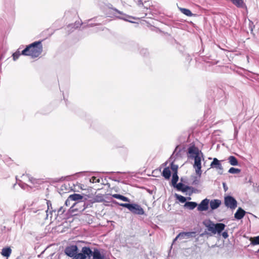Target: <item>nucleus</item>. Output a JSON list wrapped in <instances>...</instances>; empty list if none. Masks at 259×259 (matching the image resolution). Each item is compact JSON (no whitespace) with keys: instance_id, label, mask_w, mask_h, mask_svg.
I'll list each match as a JSON object with an SVG mask.
<instances>
[{"instance_id":"30","label":"nucleus","mask_w":259,"mask_h":259,"mask_svg":"<svg viewBox=\"0 0 259 259\" xmlns=\"http://www.w3.org/2000/svg\"><path fill=\"white\" fill-rule=\"evenodd\" d=\"M112 202L116 204H117L119 206H122L123 207H125L127 208L129 210V208H130V206L131 205L132 203H119L117 202L115 200H113Z\"/></svg>"},{"instance_id":"37","label":"nucleus","mask_w":259,"mask_h":259,"mask_svg":"<svg viewBox=\"0 0 259 259\" xmlns=\"http://www.w3.org/2000/svg\"><path fill=\"white\" fill-rule=\"evenodd\" d=\"M29 181L33 184H38V180L32 177H28Z\"/></svg>"},{"instance_id":"10","label":"nucleus","mask_w":259,"mask_h":259,"mask_svg":"<svg viewBox=\"0 0 259 259\" xmlns=\"http://www.w3.org/2000/svg\"><path fill=\"white\" fill-rule=\"evenodd\" d=\"M129 210L133 213L138 215H143L145 213L142 207L136 203H132Z\"/></svg>"},{"instance_id":"49","label":"nucleus","mask_w":259,"mask_h":259,"mask_svg":"<svg viewBox=\"0 0 259 259\" xmlns=\"http://www.w3.org/2000/svg\"><path fill=\"white\" fill-rule=\"evenodd\" d=\"M115 10L119 14H122L121 12L119 11L118 10H117V9H115Z\"/></svg>"},{"instance_id":"22","label":"nucleus","mask_w":259,"mask_h":259,"mask_svg":"<svg viewBox=\"0 0 259 259\" xmlns=\"http://www.w3.org/2000/svg\"><path fill=\"white\" fill-rule=\"evenodd\" d=\"M113 198L121 200L125 202H130V200L126 197L118 194H114L112 195Z\"/></svg>"},{"instance_id":"14","label":"nucleus","mask_w":259,"mask_h":259,"mask_svg":"<svg viewBox=\"0 0 259 259\" xmlns=\"http://www.w3.org/2000/svg\"><path fill=\"white\" fill-rule=\"evenodd\" d=\"M209 200L205 198L201 201L197 206V210L199 211H206L208 209Z\"/></svg>"},{"instance_id":"5","label":"nucleus","mask_w":259,"mask_h":259,"mask_svg":"<svg viewBox=\"0 0 259 259\" xmlns=\"http://www.w3.org/2000/svg\"><path fill=\"white\" fill-rule=\"evenodd\" d=\"M224 203L226 207L232 210L235 209L237 206V201L232 196H227L224 198Z\"/></svg>"},{"instance_id":"48","label":"nucleus","mask_w":259,"mask_h":259,"mask_svg":"<svg viewBox=\"0 0 259 259\" xmlns=\"http://www.w3.org/2000/svg\"><path fill=\"white\" fill-rule=\"evenodd\" d=\"M124 16H125V17L133 18L134 19H135V17H132V16H128V15H124Z\"/></svg>"},{"instance_id":"7","label":"nucleus","mask_w":259,"mask_h":259,"mask_svg":"<svg viewBox=\"0 0 259 259\" xmlns=\"http://www.w3.org/2000/svg\"><path fill=\"white\" fill-rule=\"evenodd\" d=\"M185 152L186 151L184 147L181 148L179 147V146H177L172 154L171 155L169 159H173V161H175L177 158H182L184 155Z\"/></svg>"},{"instance_id":"39","label":"nucleus","mask_w":259,"mask_h":259,"mask_svg":"<svg viewBox=\"0 0 259 259\" xmlns=\"http://www.w3.org/2000/svg\"><path fill=\"white\" fill-rule=\"evenodd\" d=\"M65 212V209L63 208L62 206L60 207V208L58 210V215H61Z\"/></svg>"},{"instance_id":"45","label":"nucleus","mask_w":259,"mask_h":259,"mask_svg":"<svg viewBox=\"0 0 259 259\" xmlns=\"http://www.w3.org/2000/svg\"><path fill=\"white\" fill-rule=\"evenodd\" d=\"M205 234H208V233L206 232V231H205L204 232L201 233L200 234V237H202Z\"/></svg>"},{"instance_id":"4","label":"nucleus","mask_w":259,"mask_h":259,"mask_svg":"<svg viewBox=\"0 0 259 259\" xmlns=\"http://www.w3.org/2000/svg\"><path fill=\"white\" fill-rule=\"evenodd\" d=\"M187 153L188 154V157L191 159L195 158L196 156H199L201 155L202 157H203V154L201 151L194 145L189 147Z\"/></svg>"},{"instance_id":"20","label":"nucleus","mask_w":259,"mask_h":259,"mask_svg":"<svg viewBox=\"0 0 259 259\" xmlns=\"http://www.w3.org/2000/svg\"><path fill=\"white\" fill-rule=\"evenodd\" d=\"M198 205L197 203L193 201L186 202L184 205V207L189 208L190 210L194 209Z\"/></svg>"},{"instance_id":"34","label":"nucleus","mask_w":259,"mask_h":259,"mask_svg":"<svg viewBox=\"0 0 259 259\" xmlns=\"http://www.w3.org/2000/svg\"><path fill=\"white\" fill-rule=\"evenodd\" d=\"M47 206H48V209L47 210H45V212L46 213V218H48V211L50 209V208H51V209L52 208V203H51V202L50 201V200H47Z\"/></svg>"},{"instance_id":"38","label":"nucleus","mask_w":259,"mask_h":259,"mask_svg":"<svg viewBox=\"0 0 259 259\" xmlns=\"http://www.w3.org/2000/svg\"><path fill=\"white\" fill-rule=\"evenodd\" d=\"M199 180L197 178V177H194V179L193 180V182L192 183V185H197L199 184Z\"/></svg>"},{"instance_id":"29","label":"nucleus","mask_w":259,"mask_h":259,"mask_svg":"<svg viewBox=\"0 0 259 259\" xmlns=\"http://www.w3.org/2000/svg\"><path fill=\"white\" fill-rule=\"evenodd\" d=\"M112 202L116 204H117L119 206H122L123 207H125L127 208L129 210V208H130V206L131 205L132 203H119L117 202L115 200H113Z\"/></svg>"},{"instance_id":"26","label":"nucleus","mask_w":259,"mask_h":259,"mask_svg":"<svg viewBox=\"0 0 259 259\" xmlns=\"http://www.w3.org/2000/svg\"><path fill=\"white\" fill-rule=\"evenodd\" d=\"M178 180L179 177L178 176V174H177V172H174L171 180V183L173 186H175L177 184Z\"/></svg>"},{"instance_id":"24","label":"nucleus","mask_w":259,"mask_h":259,"mask_svg":"<svg viewBox=\"0 0 259 259\" xmlns=\"http://www.w3.org/2000/svg\"><path fill=\"white\" fill-rule=\"evenodd\" d=\"M69 197L72 201L81 200L83 198V196L82 195L76 193L70 195Z\"/></svg>"},{"instance_id":"16","label":"nucleus","mask_w":259,"mask_h":259,"mask_svg":"<svg viewBox=\"0 0 259 259\" xmlns=\"http://www.w3.org/2000/svg\"><path fill=\"white\" fill-rule=\"evenodd\" d=\"M246 214V211L241 207H239L234 214V218L237 220L242 219Z\"/></svg>"},{"instance_id":"12","label":"nucleus","mask_w":259,"mask_h":259,"mask_svg":"<svg viewBox=\"0 0 259 259\" xmlns=\"http://www.w3.org/2000/svg\"><path fill=\"white\" fill-rule=\"evenodd\" d=\"M195 234L196 233L195 232H181L177 236L174 241H176L178 239H188L191 237H195Z\"/></svg>"},{"instance_id":"6","label":"nucleus","mask_w":259,"mask_h":259,"mask_svg":"<svg viewBox=\"0 0 259 259\" xmlns=\"http://www.w3.org/2000/svg\"><path fill=\"white\" fill-rule=\"evenodd\" d=\"M64 252L67 256L75 259L78 254V247L76 245H70L65 248Z\"/></svg>"},{"instance_id":"53","label":"nucleus","mask_w":259,"mask_h":259,"mask_svg":"<svg viewBox=\"0 0 259 259\" xmlns=\"http://www.w3.org/2000/svg\"><path fill=\"white\" fill-rule=\"evenodd\" d=\"M115 181L119 182V181H117L116 180H114Z\"/></svg>"},{"instance_id":"21","label":"nucleus","mask_w":259,"mask_h":259,"mask_svg":"<svg viewBox=\"0 0 259 259\" xmlns=\"http://www.w3.org/2000/svg\"><path fill=\"white\" fill-rule=\"evenodd\" d=\"M162 175L165 179H169L170 178L171 172L169 167H167L164 168Z\"/></svg>"},{"instance_id":"35","label":"nucleus","mask_w":259,"mask_h":259,"mask_svg":"<svg viewBox=\"0 0 259 259\" xmlns=\"http://www.w3.org/2000/svg\"><path fill=\"white\" fill-rule=\"evenodd\" d=\"M21 54L19 51H17L13 54V58L14 61L18 59Z\"/></svg>"},{"instance_id":"42","label":"nucleus","mask_w":259,"mask_h":259,"mask_svg":"<svg viewBox=\"0 0 259 259\" xmlns=\"http://www.w3.org/2000/svg\"><path fill=\"white\" fill-rule=\"evenodd\" d=\"M222 235L223 236V237L224 238V239H226L228 237V232L227 231H225V232H223L222 233Z\"/></svg>"},{"instance_id":"15","label":"nucleus","mask_w":259,"mask_h":259,"mask_svg":"<svg viewBox=\"0 0 259 259\" xmlns=\"http://www.w3.org/2000/svg\"><path fill=\"white\" fill-rule=\"evenodd\" d=\"M24 218V212L22 210H19L14 214V222L22 224Z\"/></svg>"},{"instance_id":"13","label":"nucleus","mask_w":259,"mask_h":259,"mask_svg":"<svg viewBox=\"0 0 259 259\" xmlns=\"http://www.w3.org/2000/svg\"><path fill=\"white\" fill-rule=\"evenodd\" d=\"M174 187H176L178 190L181 191L183 192H186L189 190H191L192 193L195 192V190L194 188L189 186H185L182 183L177 184Z\"/></svg>"},{"instance_id":"52","label":"nucleus","mask_w":259,"mask_h":259,"mask_svg":"<svg viewBox=\"0 0 259 259\" xmlns=\"http://www.w3.org/2000/svg\"><path fill=\"white\" fill-rule=\"evenodd\" d=\"M53 211H54V210H50V213H52V212Z\"/></svg>"},{"instance_id":"19","label":"nucleus","mask_w":259,"mask_h":259,"mask_svg":"<svg viewBox=\"0 0 259 259\" xmlns=\"http://www.w3.org/2000/svg\"><path fill=\"white\" fill-rule=\"evenodd\" d=\"M12 249L10 247H4L2 249L1 254L3 256L8 257L10 256Z\"/></svg>"},{"instance_id":"41","label":"nucleus","mask_w":259,"mask_h":259,"mask_svg":"<svg viewBox=\"0 0 259 259\" xmlns=\"http://www.w3.org/2000/svg\"><path fill=\"white\" fill-rule=\"evenodd\" d=\"M71 200L70 199V197H68V198L67 199V200L65 201V204L66 205V206H69L70 205V202H71Z\"/></svg>"},{"instance_id":"27","label":"nucleus","mask_w":259,"mask_h":259,"mask_svg":"<svg viewBox=\"0 0 259 259\" xmlns=\"http://www.w3.org/2000/svg\"><path fill=\"white\" fill-rule=\"evenodd\" d=\"M94 199L96 202H102L105 201L104 196L101 194H98V195H96L95 196Z\"/></svg>"},{"instance_id":"33","label":"nucleus","mask_w":259,"mask_h":259,"mask_svg":"<svg viewBox=\"0 0 259 259\" xmlns=\"http://www.w3.org/2000/svg\"><path fill=\"white\" fill-rule=\"evenodd\" d=\"M251 239H252L251 242V245H255L259 244V235Z\"/></svg>"},{"instance_id":"32","label":"nucleus","mask_w":259,"mask_h":259,"mask_svg":"<svg viewBox=\"0 0 259 259\" xmlns=\"http://www.w3.org/2000/svg\"><path fill=\"white\" fill-rule=\"evenodd\" d=\"M241 171V169L233 167H231L228 172L230 174H238Z\"/></svg>"},{"instance_id":"23","label":"nucleus","mask_w":259,"mask_h":259,"mask_svg":"<svg viewBox=\"0 0 259 259\" xmlns=\"http://www.w3.org/2000/svg\"><path fill=\"white\" fill-rule=\"evenodd\" d=\"M228 160L230 164L233 166H236L238 165V161L234 156H230L228 157Z\"/></svg>"},{"instance_id":"50","label":"nucleus","mask_w":259,"mask_h":259,"mask_svg":"<svg viewBox=\"0 0 259 259\" xmlns=\"http://www.w3.org/2000/svg\"><path fill=\"white\" fill-rule=\"evenodd\" d=\"M108 195H109V194H107L106 195V196L105 197V198H108L107 196H108Z\"/></svg>"},{"instance_id":"40","label":"nucleus","mask_w":259,"mask_h":259,"mask_svg":"<svg viewBox=\"0 0 259 259\" xmlns=\"http://www.w3.org/2000/svg\"><path fill=\"white\" fill-rule=\"evenodd\" d=\"M44 210V209H43V208H41L40 209H36L34 208H32L31 209V212H33V213H36L38 211H43Z\"/></svg>"},{"instance_id":"8","label":"nucleus","mask_w":259,"mask_h":259,"mask_svg":"<svg viewBox=\"0 0 259 259\" xmlns=\"http://www.w3.org/2000/svg\"><path fill=\"white\" fill-rule=\"evenodd\" d=\"M86 208L87 206H85V203L83 201H78L77 202H74L70 208L71 209L72 212H82Z\"/></svg>"},{"instance_id":"51","label":"nucleus","mask_w":259,"mask_h":259,"mask_svg":"<svg viewBox=\"0 0 259 259\" xmlns=\"http://www.w3.org/2000/svg\"><path fill=\"white\" fill-rule=\"evenodd\" d=\"M139 3L141 4H142V1L141 0H139Z\"/></svg>"},{"instance_id":"17","label":"nucleus","mask_w":259,"mask_h":259,"mask_svg":"<svg viewBox=\"0 0 259 259\" xmlns=\"http://www.w3.org/2000/svg\"><path fill=\"white\" fill-rule=\"evenodd\" d=\"M210 207L212 210L218 208L221 204V201L219 199L211 200L209 202Z\"/></svg>"},{"instance_id":"1","label":"nucleus","mask_w":259,"mask_h":259,"mask_svg":"<svg viewBox=\"0 0 259 259\" xmlns=\"http://www.w3.org/2000/svg\"><path fill=\"white\" fill-rule=\"evenodd\" d=\"M42 51L41 41H35L28 46L22 51V55L30 56L32 58L38 57Z\"/></svg>"},{"instance_id":"31","label":"nucleus","mask_w":259,"mask_h":259,"mask_svg":"<svg viewBox=\"0 0 259 259\" xmlns=\"http://www.w3.org/2000/svg\"><path fill=\"white\" fill-rule=\"evenodd\" d=\"M170 160L171 161L170 163V168L171 170L174 171V172H177V174H178V166L174 164V161H173V159Z\"/></svg>"},{"instance_id":"54","label":"nucleus","mask_w":259,"mask_h":259,"mask_svg":"<svg viewBox=\"0 0 259 259\" xmlns=\"http://www.w3.org/2000/svg\"><path fill=\"white\" fill-rule=\"evenodd\" d=\"M257 252H258V253H259V249H258V250H257Z\"/></svg>"},{"instance_id":"9","label":"nucleus","mask_w":259,"mask_h":259,"mask_svg":"<svg viewBox=\"0 0 259 259\" xmlns=\"http://www.w3.org/2000/svg\"><path fill=\"white\" fill-rule=\"evenodd\" d=\"M194 160V163L193 167L195 169V172L197 175L199 177L201 176V155L198 156H196L195 158H193Z\"/></svg>"},{"instance_id":"18","label":"nucleus","mask_w":259,"mask_h":259,"mask_svg":"<svg viewBox=\"0 0 259 259\" xmlns=\"http://www.w3.org/2000/svg\"><path fill=\"white\" fill-rule=\"evenodd\" d=\"M231 2L237 8H243L245 7V4L243 0H230Z\"/></svg>"},{"instance_id":"47","label":"nucleus","mask_w":259,"mask_h":259,"mask_svg":"<svg viewBox=\"0 0 259 259\" xmlns=\"http://www.w3.org/2000/svg\"><path fill=\"white\" fill-rule=\"evenodd\" d=\"M147 50L146 49H143L141 50V53H143L144 54H146V53H147Z\"/></svg>"},{"instance_id":"2","label":"nucleus","mask_w":259,"mask_h":259,"mask_svg":"<svg viewBox=\"0 0 259 259\" xmlns=\"http://www.w3.org/2000/svg\"><path fill=\"white\" fill-rule=\"evenodd\" d=\"M203 224L207 228L208 231L214 234H218L220 235L226 227V225L223 223L214 224L210 220L204 221Z\"/></svg>"},{"instance_id":"46","label":"nucleus","mask_w":259,"mask_h":259,"mask_svg":"<svg viewBox=\"0 0 259 259\" xmlns=\"http://www.w3.org/2000/svg\"><path fill=\"white\" fill-rule=\"evenodd\" d=\"M97 24V23H90L88 25V26H90V27H92L94 25H96Z\"/></svg>"},{"instance_id":"44","label":"nucleus","mask_w":259,"mask_h":259,"mask_svg":"<svg viewBox=\"0 0 259 259\" xmlns=\"http://www.w3.org/2000/svg\"><path fill=\"white\" fill-rule=\"evenodd\" d=\"M119 18L120 19L124 20L125 21L130 22L134 23V22H133V21H131L130 20L127 19L125 17H119Z\"/></svg>"},{"instance_id":"25","label":"nucleus","mask_w":259,"mask_h":259,"mask_svg":"<svg viewBox=\"0 0 259 259\" xmlns=\"http://www.w3.org/2000/svg\"><path fill=\"white\" fill-rule=\"evenodd\" d=\"M180 10L183 14H185L187 16L191 17L193 15L192 13L189 9L186 8H180Z\"/></svg>"},{"instance_id":"36","label":"nucleus","mask_w":259,"mask_h":259,"mask_svg":"<svg viewBox=\"0 0 259 259\" xmlns=\"http://www.w3.org/2000/svg\"><path fill=\"white\" fill-rule=\"evenodd\" d=\"M90 182H91V183H100V179H99V178H98L97 177H92L90 179Z\"/></svg>"},{"instance_id":"3","label":"nucleus","mask_w":259,"mask_h":259,"mask_svg":"<svg viewBox=\"0 0 259 259\" xmlns=\"http://www.w3.org/2000/svg\"><path fill=\"white\" fill-rule=\"evenodd\" d=\"M93 250L88 246H83L81 248L80 252L78 253L75 259L91 258L93 254Z\"/></svg>"},{"instance_id":"43","label":"nucleus","mask_w":259,"mask_h":259,"mask_svg":"<svg viewBox=\"0 0 259 259\" xmlns=\"http://www.w3.org/2000/svg\"><path fill=\"white\" fill-rule=\"evenodd\" d=\"M223 188L224 189L225 192H226L228 190V187L225 183H223Z\"/></svg>"},{"instance_id":"28","label":"nucleus","mask_w":259,"mask_h":259,"mask_svg":"<svg viewBox=\"0 0 259 259\" xmlns=\"http://www.w3.org/2000/svg\"><path fill=\"white\" fill-rule=\"evenodd\" d=\"M175 197L181 203H186L187 199L184 196L179 195L177 193L175 194Z\"/></svg>"},{"instance_id":"11","label":"nucleus","mask_w":259,"mask_h":259,"mask_svg":"<svg viewBox=\"0 0 259 259\" xmlns=\"http://www.w3.org/2000/svg\"><path fill=\"white\" fill-rule=\"evenodd\" d=\"M210 166L211 168L219 170L218 173L220 175L223 174V167L221 163V161L218 160L217 158L213 159V161L211 162Z\"/></svg>"}]
</instances>
